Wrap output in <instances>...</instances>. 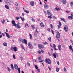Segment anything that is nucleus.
Here are the masks:
<instances>
[{
    "mask_svg": "<svg viewBox=\"0 0 73 73\" xmlns=\"http://www.w3.org/2000/svg\"><path fill=\"white\" fill-rule=\"evenodd\" d=\"M28 45L29 48L31 49H33V45L31 43V42H29L28 43Z\"/></svg>",
    "mask_w": 73,
    "mask_h": 73,
    "instance_id": "nucleus-1",
    "label": "nucleus"
},
{
    "mask_svg": "<svg viewBox=\"0 0 73 73\" xmlns=\"http://www.w3.org/2000/svg\"><path fill=\"white\" fill-rule=\"evenodd\" d=\"M56 33H57L56 35V38H60V33L58 31H56Z\"/></svg>",
    "mask_w": 73,
    "mask_h": 73,
    "instance_id": "nucleus-2",
    "label": "nucleus"
},
{
    "mask_svg": "<svg viewBox=\"0 0 73 73\" xmlns=\"http://www.w3.org/2000/svg\"><path fill=\"white\" fill-rule=\"evenodd\" d=\"M46 63H47L48 64H51V60L49 59H47L46 58L45 59Z\"/></svg>",
    "mask_w": 73,
    "mask_h": 73,
    "instance_id": "nucleus-3",
    "label": "nucleus"
},
{
    "mask_svg": "<svg viewBox=\"0 0 73 73\" xmlns=\"http://www.w3.org/2000/svg\"><path fill=\"white\" fill-rule=\"evenodd\" d=\"M38 46L39 49H43L44 48V46L42 44H38Z\"/></svg>",
    "mask_w": 73,
    "mask_h": 73,
    "instance_id": "nucleus-4",
    "label": "nucleus"
},
{
    "mask_svg": "<svg viewBox=\"0 0 73 73\" xmlns=\"http://www.w3.org/2000/svg\"><path fill=\"white\" fill-rule=\"evenodd\" d=\"M64 30L66 32H67L68 31V26H65L64 27Z\"/></svg>",
    "mask_w": 73,
    "mask_h": 73,
    "instance_id": "nucleus-5",
    "label": "nucleus"
},
{
    "mask_svg": "<svg viewBox=\"0 0 73 73\" xmlns=\"http://www.w3.org/2000/svg\"><path fill=\"white\" fill-rule=\"evenodd\" d=\"M11 50H13L14 51V52H17V47L16 46H14L13 47H12L11 48Z\"/></svg>",
    "mask_w": 73,
    "mask_h": 73,
    "instance_id": "nucleus-6",
    "label": "nucleus"
},
{
    "mask_svg": "<svg viewBox=\"0 0 73 73\" xmlns=\"http://www.w3.org/2000/svg\"><path fill=\"white\" fill-rule=\"evenodd\" d=\"M20 23H18L16 25V26H15V27H16L17 28L20 29L21 28V26H20Z\"/></svg>",
    "mask_w": 73,
    "mask_h": 73,
    "instance_id": "nucleus-7",
    "label": "nucleus"
},
{
    "mask_svg": "<svg viewBox=\"0 0 73 73\" xmlns=\"http://www.w3.org/2000/svg\"><path fill=\"white\" fill-rule=\"evenodd\" d=\"M7 2V4L8 5H11V4L12 3V2L10 0H8Z\"/></svg>",
    "mask_w": 73,
    "mask_h": 73,
    "instance_id": "nucleus-8",
    "label": "nucleus"
},
{
    "mask_svg": "<svg viewBox=\"0 0 73 73\" xmlns=\"http://www.w3.org/2000/svg\"><path fill=\"white\" fill-rule=\"evenodd\" d=\"M23 43H24V44H25V45H27V40L25 39H24Z\"/></svg>",
    "mask_w": 73,
    "mask_h": 73,
    "instance_id": "nucleus-9",
    "label": "nucleus"
},
{
    "mask_svg": "<svg viewBox=\"0 0 73 73\" xmlns=\"http://www.w3.org/2000/svg\"><path fill=\"white\" fill-rule=\"evenodd\" d=\"M30 5L31 6H34L35 5V3L33 1H31L30 2Z\"/></svg>",
    "mask_w": 73,
    "mask_h": 73,
    "instance_id": "nucleus-10",
    "label": "nucleus"
},
{
    "mask_svg": "<svg viewBox=\"0 0 73 73\" xmlns=\"http://www.w3.org/2000/svg\"><path fill=\"white\" fill-rule=\"evenodd\" d=\"M44 7L45 9H48L49 8V6L46 5L45 3V4L44 5Z\"/></svg>",
    "mask_w": 73,
    "mask_h": 73,
    "instance_id": "nucleus-11",
    "label": "nucleus"
},
{
    "mask_svg": "<svg viewBox=\"0 0 73 73\" xmlns=\"http://www.w3.org/2000/svg\"><path fill=\"white\" fill-rule=\"evenodd\" d=\"M12 24H13V25H12V26H16V23H15V21H12Z\"/></svg>",
    "mask_w": 73,
    "mask_h": 73,
    "instance_id": "nucleus-12",
    "label": "nucleus"
},
{
    "mask_svg": "<svg viewBox=\"0 0 73 73\" xmlns=\"http://www.w3.org/2000/svg\"><path fill=\"white\" fill-rule=\"evenodd\" d=\"M40 25L41 27H42V28H44V27H45V25L44 24L43 22H41L40 23Z\"/></svg>",
    "mask_w": 73,
    "mask_h": 73,
    "instance_id": "nucleus-13",
    "label": "nucleus"
},
{
    "mask_svg": "<svg viewBox=\"0 0 73 73\" xmlns=\"http://www.w3.org/2000/svg\"><path fill=\"white\" fill-rule=\"evenodd\" d=\"M14 68L16 70H18V66L16 64H14Z\"/></svg>",
    "mask_w": 73,
    "mask_h": 73,
    "instance_id": "nucleus-14",
    "label": "nucleus"
},
{
    "mask_svg": "<svg viewBox=\"0 0 73 73\" xmlns=\"http://www.w3.org/2000/svg\"><path fill=\"white\" fill-rule=\"evenodd\" d=\"M47 13L48 15H50V16H52V15H53L52 14V13H51L49 11V10L47 11Z\"/></svg>",
    "mask_w": 73,
    "mask_h": 73,
    "instance_id": "nucleus-15",
    "label": "nucleus"
},
{
    "mask_svg": "<svg viewBox=\"0 0 73 73\" xmlns=\"http://www.w3.org/2000/svg\"><path fill=\"white\" fill-rule=\"evenodd\" d=\"M53 47L54 48V49L55 50H58V49L56 48V45H55V44H53Z\"/></svg>",
    "mask_w": 73,
    "mask_h": 73,
    "instance_id": "nucleus-16",
    "label": "nucleus"
},
{
    "mask_svg": "<svg viewBox=\"0 0 73 73\" xmlns=\"http://www.w3.org/2000/svg\"><path fill=\"white\" fill-rule=\"evenodd\" d=\"M61 1L63 4H65L66 3V0H61Z\"/></svg>",
    "mask_w": 73,
    "mask_h": 73,
    "instance_id": "nucleus-17",
    "label": "nucleus"
},
{
    "mask_svg": "<svg viewBox=\"0 0 73 73\" xmlns=\"http://www.w3.org/2000/svg\"><path fill=\"white\" fill-rule=\"evenodd\" d=\"M5 33L6 35V36H7L8 38H10L9 35V34H8V33H7L5 32Z\"/></svg>",
    "mask_w": 73,
    "mask_h": 73,
    "instance_id": "nucleus-18",
    "label": "nucleus"
},
{
    "mask_svg": "<svg viewBox=\"0 0 73 73\" xmlns=\"http://www.w3.org/2000/svg\"><path fill=\"white\" fill-rule=\"evenodd\" d=\"M5 8L7 9H9V6L7 5H5Z\"/></svg>",
    "mask_w": 73,
    "mask_h": 73,
    "instance_id": "nucleus-19",
    "label": "nucleus"
},
{
    "mask_svg": "<svg viewBox=\"0 0 73 73\" xmlns=\"http://www.w3.org/2000/svg\"><path fill=\"white\" fill-rule=\"evenodd\" d=\"M3 46H7V43L6 42H4L3 43Z\"/></svg>",
    "mask_w": 73,
    "mask_h": 73,
    "instance_id": "nucleus-20",
    "label": "nucleus"
},
{
    "mask_svg": "<svg viewBox=\"0 0 73 73\" xmlns=\"http://www.w3.org/2000/svg\"><path fill=\"white\" fill-rule=\"evenodd\" d=\"M11 69H12L13 70L14 69V67H13V65L12 64H11Z\"/></svg>",
    "mask_w": 73,
    "mask_h": 73,
    "instance_id": "nucleus-21",
    "label": "nucleus"
},
{
    "mask_svg": "<svg viewBox=\"0 0 73 73\" xmlns=\"http://www.w3.org/2000/svg\"><path fill=\"white\" fill-rule=\"evenodd\" d=\"M21 46L23 49H24V50H25V48L24 47V46H23V45L22 44H21Z\"/></svg>",
    "mask_w": 73,
    "mask_h": 73,
    "instance_id": "nucleus-22",
    "label": "nucleus"
},
{
    "mask_svg": "<svg viewBox=\"0 0 73 73\" xmlns=\"http://www.w3.org/2000/svg\"><path fill=\"white\" fill-rule=\"evenodd\" d=\"M24 12H26V13H29V12L27 10H24Z\"/></svg>",
    "mask_w": 73,
    "mask_h": 73,
    "instance_id": "nucleus-23",
    "label": "nucleus"
},
{
    "mask_svg": "<svg viewBox=\"0 0 73 73\" xmlns=\"http://www.w3.org/2000/svg\"><path fill=\"white\" fill-rule=\"evenodd\" d=\"M68 18L69 19H73V17L71 16H69L68 17Z\"/></svg>",
    "mask_w": 73,
    "mask_h": 73,
    "instance_id": "nucleus-24",
    "label": "nucleus"
},
{
    "mask_svg": "<svg viewBox=\"0 0 73 73\" xmlns=\"http://www.w3.org/2000/svg\"><path fill=\"white\" fill-rule=\"evenodd\" d=\"M61 45H59L58 46V49L59 50H61Z\"/></svg>",
    "mask_w": 73,
    "mask_h": 73,
    "instance_id": "nucleus-25",
    "label": "nucleus"
},
{
    "mask_svg": "<svg viewBox=\"0 0 73 73\" xmlns=\"http://www.w3.org/2000/svg\"><path fill=\"white\" fill-rule=\"evenodd\" d=\"M37 33H36V32H34V36H36H36H37Z\"/></svg>",
    "mask_w": 73,
    "mask_h": 73,
    "instance_id": "nucleus-26",
    "label": "nucleus"
},
{
    "mask_svg": "<svg viewBox=\"0 0 73 73\" xmlns=\"http://www.w3.org/2000/svg\"><path fill=\"white\" fill-rule=\"evenodd\" d=\"M29 36L30 39H31V40L32 39V35H31V33L29 34Z\"/></svg>",
    "mask_w": 73,
    "mask_h": 73,
    "instance_id": "nucleus-27",
    "label": "nucleus"
},
{
    "mask_svg": "<svg viewBox=\"0 0 73 73\" xmlns=\"http://www.w3.org/2000/svg\"><path fill=\"white\" fill-rule=\"evenodd\" d=\"M20 17V18H21V20H22L23 21H24V20H25L24 19V18H22V17Z\"/></svg>",
    "mask_w": 73,
    "mask_h": 73,
    "instance_id": "nucleus-28",
    "label": "nucleus"
},
{
    "mask_svg": "<svg viewBox=\"0 0 73 73\" xmlns=\"http://www.w3.org/2000/svg\"><path fill=\"white\" fill-rule=\"evenodd\" d=\"M53 56H54V57L55 58H56V54H55L54 53L53 54Z\"/></svg>",
    "mask_w": 73,
    "mask_h": 73,
    "instance_id": "nucleus-29",
    "label": "nucleus"
},
{
    "mask_svg": "<svg viewBox=\"0 0 73 73\" xmlns=\"http://www.w3.org/2000/svg\"><path fill=\"white\" fill-rule=\"evenodd\" d=\"M69 49H70V50H72V49H73L72 48V46H71V45H70L69 46Z\"/></svg>",
    "mask_w": 73,
    "mask_h": 73,
    "instance_id": "nucleus-30",
    "label": "nucleus"
},
{
    "mask_svg": "<svg viewBox=\"0 0 73 73\" xmlns=\"http://www.w3.org/2000/svg\"><path fill=\"white\" fill-rule=\"evenodd\" d=\"M20 41H21V42H23V39H19Z\"/></svg>",
    "mask_w": 73,
    "mask_h": 73,
    "instance_id": "nucleus-31",
    "label": "nucleus"
},
{
    "mask_svg": "<svg viewBox=\"0 0 73 73\" xmlns=\"http://www.w3.org/2000/svg\"><path fill=\"white\" fill-rule=\"evenodd\" d=\"M56 71L57 72H58L59 70H60V68H57L56 69Z\"/></svg>",
    "mask_w": 73,
    "mask_h": 73,
    "instance_id": "nucleus-32",
    "label": "nucleus"
},
{
    "mask_svg": "<svg viewBox=\"0 0 73 73\" xmlns=\"http://www.w3.org/2000/svg\"><path fill=\"white\" fill-rule=\"evenodd\" d=\"M7 68L8 69V70L9 72H11V69L9 68V67H7Z\"/></svg>",
    "mask_w": 73,
    "mask_h": 73,
    "instance_id": "nucleus-33",
    "label": "nucleus"
},
{
    "mask_svg": "<svg viewBox=\"0 0 73 73\" xmlns=\"http://www.w3.org/2000/svg\"><path fill=\"white\" fill-rule=\"evenodd\" d=\"M60 19L62 20V21H64V22H66L65 20V19H64V18H61Z\"/></svg>",
    "mask_w": 73,
    "mask_h": 73,
    "instance_id": "nucleus-34",
    "label": "nucleus"
},
{
    "mask_svg": "<svg viewBox=\"0 0 73 73\" xmlns=\"http://www.w3.org/2000/svg\"><path fill=\"white\" fill-rule=\"evenodd\" d=\"M16 20H18L19 19H20V17H16Z\"/></svg>",
    "mask_w": 73,
    "mask_h": 73,
    "instance_id": "nucleus-35",
    "label": "nucleus"
},
{
    "mask_svg": "<svg viewBox=\"0 0 73 73\" xmlns=\"http://www.w3.org/2000/svg\"><path fill=\"white\" fill-rule=\"evenodd\" d=\"M36 29L35 31V32H36L37 33H38V32L37 31V27H36Z\"/></svg>",
    "mask_w": 73,
    "mask_h": 73,
    "instance_id": "nucleus-36",
    "label": "nucleus"
},
{
    "mask_svg": "<svg viewBox=\"0 0 73 73\" xmlns=\"http://www.w3.org/2000/svg\"><path fill=\"white\" fill-rule=\"evenodd\" d=\"M13 57L14 59H16V56H15V55L13 54Z\"/></svg>",
    "mask_w": 73,
    "mask_h": 73,
    "instance_id": "nucleus-37",
    "label": "nucleus"
},
{
    "mask_svg": "<svg viewBox=\"0 0 73 73\" xmlns=\"http://www.w3.org/2000/svg\"><path fill=\"white\" fill-rule=\"evenodd\" d=\"M59 25H60V26H61V25H62V24H61V23L60 21H59Z\"/></svg>",
    "mask_w": 73,
    "mask_h": 73,
    "instance_id": "nucleus-38",
    "label": "nucleus"
},
{
    "mask_svg": "<svg viewBox=\"0 0 73 73\" xmlns=\"http://www.w3.org/2000/svg\"><path fill=\"white\" fill-rule=\"evenodd\" d=\"M55 9H56V11H60V9L57 7H56L55 8Z\"/></svg>",
    "mask_w": 73,
    "mask_h": 73,
    "instance_id": "nucleus-39",
    "label": "nucleus"
},
{
    "mask_svg": "<svg viewBox=\"0 0 73 73\" xmlns=\"http://www.w3.org/2000/svg\"><path fill=\"white\" fill-rule=\"evenodd\" d=\"M66 12L68 13H70V11H69L66 10Z\"/></svg>",
    "mask_w": 73,
    "mask_h": 73,
    "instance_id": "nucleus-40",
    "label": "nucleus"
},
{
    "mask_svg": "<svg viewBox=\"0 0 73 73\" xmlns=\"http://www.w3.org/2000/svg\"><path fill=\"white\" fill-rule=\"evenodd\" d=\"M32 20L33 22L34 23H35V19L33 18H32Z\"/></svg>",
    "mask_w": 73,
    "mask_h": 73,
    "instance_id": "nucleus-41",
    "label": "nucleus"
},
{
    "mask_svg": "<svg viewBox=\"0 0 73 73\" xmlns=\"http://www.w3.org/2000/svg\"><path fill=\"white\" fill-rule=\"evenodd\" d=\"M51 32L53 35H54V32L53 30H51Z\"/></svg>",
    "mask_w": 73,
    "mask_h": 73,
    "instance_id": "nucleus-42",
    "label": "nucleus"
},
{
    "mask_svg": "<svg viewBox=\"0 0 73 73\" xmlns=\"http://www.w3.org/2000/svg\"><path fill=\"white\" fill-rule=\"evenodd\" d=\"M39 62H44V60H39Z\"/></svg>",
    "mask_w": 73,
    "mask_h": 73,
    "instance_id": "nucleus-43",
    "label": "nucleus"
},
{
    "mask_svg": "<svg viewBox=\"0 0 73 73\" xmlns=\"http://www.w3.org/2000/svg\"><path fill=\"white\" fill-rule=\"evenodd\" d=\"M25 27H26L27 28V27H29L28 26V24H27V23H26L25 24Z\"/></svg>",
    "mask_w": 73,
    "mask_h": 73,
    "instance_id": "nucleus-44",
    "label": "nucleus"
},
{
    "mask_svg": "<svg viewBox=\"0 0 73 73\" xmlns=\"http://www.w3.org/2000/svg\"><path fill=\"white\" fill-rule=\"evenodd\" d=\"M38 72H40V69H36Z\"/></svg>",
    "mask_w": 73,
    "mask_h": 73,
    "instance_id": "nucleus-45",
    "label": "nucleus"
},
{
    "mask_svg": "<svg viewBox=\"0 0 73 73\" xmlns=\"http://www.w3.org/2000/svg\"><path fill=\"white\" fill-rule=\"evenodd\" d=\"M15 4L16 6H18V3H15Z\"/></svg>",
    "mask_w": 73,
    "mask_h": 73,
    "instance_id": "nucleus-46",
    "label": "nucleus"
},
{
    "mask_svg": "<svg viewBox=\"0 0 73 73\" xmlns=\"http://www.w3.org/2000/svg\"><path fill=\"white\" fill-rule=\"evenodd\" d=\"M50 27L51 29H53V25L52 24H50Z\"/></svg>",
    "mask_w": 73,
    "mask_h": 73,
    "instance_id": "nucleus-47",
    "label": "nucleus"
},
{
    "mask_svg": "<svg viewBox=\"0 0 73 73\" xmlns=\"http://www.w3.org/2000/svg\"><path fill=\"white\" fill-rule=\"evenodd\" d=\"M35 69H38V67H37V65H35Z\"/></svg>",
    "mask_w": 73,
    "mask_h": 73,
    "instance_id": "nucleus-48",
    "label": "nucleus"
},
{
    "mask_svg": "<svg viewBox=\"0 0 73 73\" xmlns=\"http://www.w3.org/2000/svg\"><path fill=\"white\" fill-rule=\"evenodd\" d=\"M48 17L49 19H52V17H51V16H48Z\"/></svg>",
    "mask_w": 73,
    "mask_h": 73,
    "instance_id": "nucleus-49",
    "label": "nucleus"
},
{
    "mask_svg": "<svg viewBox=\"0 0 73 73\" xmlns=\"http://www.w3.org/2000/svg\"><path fill=\"white\" fill-rule=\"evenodd\" d=\"M48 40L50 41H51V37H49L48 38Z\"/></svg>",
    "mask_w": 73,
    "mask_h": 73,
    "instance_id": "nucleus-50",
    "label": "nucleus"
},
{
    "mask_svg": "<svg viewBox=\"0 0 73 73\" xmlns=\"http://www.w3.org/2000/svg\"><path fill=\"white\" fill-rule=\"evenodd\" d=\"M2 24H4L5 22V20L4 19L3 21H1Z\"/></svg>",
    "mask_w": 73,
    "mask_h": 73,
    "instance_id": "nucleus-51",
    "label": "nucleus"
},
{
    "mask_svg": "<svg viewBox=\"0 0 73 73\" xmlns=\"http://www.w3.org/2000/svg\"><path fill=\"white\" fill-rule=\"evenodd\" d=\"M41 52L40 50H39L38 51V54H41Z\"/></svg>",
    "mask_w": 73,
    "mask_h": 73,
    "instance_id": "nucleus-52",
    "label": "nucleus"
},
{
    "mask_svg": "<svg viewBox=\"0 0 73 73\" xmlns=\"http://www.w3.org/2000/svg\"><path fill=\"white\" fill-rule=\"evenodd\" d=\"M60 26L59 25H58V28L60 29V28H61V26Z\"/></svg>",
    "mask_w": 73,
    "mask_h": 73,
    "instance_id": "nucleus-53",
    "label": "nucleus"
},
{
    "mask_svg": "<svg viewBox=\"0 0 73 73\" xmlns=\"http://www.w3.org/2000/svg\"><path fill=\"white\" fill-rule=\"evenodd\" d=\"M32 28L33 29H34L35 28V27L34 26V25H31Z\"/></svg>",
    "mask_w": 73,
    "mask_h": 73,
    "instance_id": "nucleus-54",
    "label": "nucleus"
},
{
    "mask_svg": "<svg viewBox=\"0 0 73 73\" xmlns=\"http://www.w3.org/2000/svg\"><path fill=\"white\" fill-rule=\"evenodd\" d=\"M70 5L72 6L73 5V2H71L70 3Z\"/></svg>",
    "mask_w": 73,
    "mask_h": 73,
    "instance_id": "nucleus-55",
    "label": "nucleus"
},
{
    "mask_svg": "<svg viewBox=\"0 0 73 73\" xmlns=\"http://www.w3.org/2000/svg\"><path fill=\"white\" fill-rule=\"evenodd\" d=\"M38 60H41L42 59L41 58V57H38Z\"/></svg>",
    "mask_w": 73,
    "mask_h": 73,
    "instance_id": "nucleus-56",
    "label": "nucleus"
},
{
    "mask_svg": "<svg viewBox=\"0 0 73 73\" xmlns=\"http://www.w3.org/2000/svg\"><path fill=\"white\" fill-rule=\"evenodd\" d=\"M64 72H66V68H65V67L64 68Z\"/></svg>",
    "mask_w": 73,
    "mask_h": 73,
    "instance_id": "nucleus-57",
    "label": "nucleus"
},
{
    "mask_svg": "<svg viewBox=\"0 0 73 73\" xmlns=\"http://www.w3.org/2000/svg\"><path fill=\"white\" fill-rule=\"evenodd\" d=\"M44 44H45V45H46V44L47 45L48 43L47 42H44Z\"/></svg>",
    "mask_w": 73,
    "mask_h": 73,
    "instance_id": "nucleus-58",
    "label": "nucleus"
},
{
    "mask_svg": "<svg viewBox=\"0 0 73 73\" xmlns=\"http://www.w3.org/2000/svg\"><path fill=\"white\" fill-rule=\"evenodd\" d=\"M21 60H23V57L22 56H21Z\"/></svg>",
    "mask_w": 73,
    "mask_h": 73,
    "instance_id": "nucleus-59",
    "label": "nucleus"
},
{
    "mask_svg": "<svg viewBox=\"0 0 73 73\" xmlns=\"http://www.w3.org/2000/svg\"><path fill=\"white\" fill-rule=\"evenodd\" d=\"M57 64L58 65H60V63H59V61H57Z\"/></svg>",
    "mask_w": 73,
    "mask_h": 73,
    "instance_id": "nucleus-60",
    "label": "nucleus"
},
{
    "mask_svg": "<svg viewBox=\"0 0 73 73\" xmlns=\"http://www.w3.org/2000/svg\"><path fill=\"white\" fill-rule=\"evenodd\" d=\"M18 69L19 72H20V68H18Z\"/></svg>",
    "mask_w": 73,
    "mask_h": 73,
    "instance_id": "nucleus-61",
    "label": "nucleus"
},
{
    "mask_svg": "<svg viewBox=\"0 0 73 73\" xmlns=\"http://www.w3.org/2000/svg\"><path fill=\"white\" fill-rule=\"evenodd\" d=\"M41 50V52L42 53H44V50Z\"/></svg>",
    "mask_w": 73,
    "mask_h": 73,
    "instance_id": "nucleus-62",
    "label": "nucleus"
},
{
    "mask_svg": "<svg viewBox=\"0 0 73 73\" xmlns=\"http://www.w3.org/2000/svg\"><path fill=\"white\" fill-rule=\"evenodd\" d=\"M48 68L49 70L50 71V70H51V68H50V67H49V66H48Z\"/></svg>",
    "mask_w": 73,
    "mask_h": 73,
    "instance_id": "nucleus-63",
    "label": "nucleus"
},
{
    "mask_svg": "<svg viewBox=\"0 0 73 73\" xmlns=\"http://www.w3.org/2000/svg\"><path fill=\"white\" fill-rule=\"evenodd\" d=\"M27 64L28 65H29V66H30V64L29 63V62H28L27 63Z\"/></svg>",
    "mask_w": 73,
    "mask_h": 73,
    "instance_id": "nucleus-64",
    "label": "nucleus"
}]
</instances>
